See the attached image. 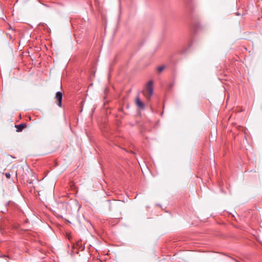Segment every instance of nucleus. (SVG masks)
Wrapping results in <instances>:
<instances>
[{
  "label": "nucleus",
  "mask_w": 262,
  "mask_h": 262,
  "mask_svg": "<svg viewBox=\"0 0 262 262\" xmlns=\"http://www.w3.org/2000/svg\"><path fill=\"white\" fill-rule=\"evenodd\" d=\"M153 83L152 81H149L146 84V89L143 91V93L148 100L150 99V97L153 94Z\"/></svg>",
  "instance_id": "1"
},
{
  "label": "nucleus",
  "mask_w": 262,
  "mask_h": 262,
  "mask_svg": "<svg viewBox=\"0 0 262 262\" xmlns=\"http://www.w3.org/2000/svg\"><path fill=\"white\" fill-rule=\"evenodd\" d=\"M135 103L139 108L141 110H144L145 108V105L140 99L139 95L137 96L136 97Z\"/></svg>",
  "instance_id": "2"
},
{
  "label": "nucleus",
  "mask_w": 262,
  "mask_h": 262,
  "mask_svg": "<svg viewBox=\"0 0 262 262\" xmlns=\"http://www.w3.org/2000/svg\"><path fill=\"white\" fill-rule=\"evenodd\" d=\"M55 99L57 102V105L59 107H61L62 106V94L60 92H57L56 93Z\"/></svg>",
  "instance_id": "3"
},
{
  "label": "nucleus",
  "mask_w": 262,
  "mask_h": 262,
  "mask_svg": "<svg viewBox=\"0 0 262 262\" xmlns=\"http://www.w3.org/2000/svg\"><path fill=\"white\" fill-rule=\"evenodd\" d=\"M27 125L25 123H23L20 124L15 125V127L16 128L17 132H20L23 130L24 128L26 127Z\"/></svg>",
  "instance_id": "4"
},
{
  "label": "nucleus",
  "mask_w": 262,
  "mask_h": 262,
  "mask_svg": "<svg viewBox=\"0 0 262 262\" xmlns=\"http://www.w3.org/2000/svg\"><path fill=\"white\" fill-rule=\"evenodd\" d=\"M33 237H34V243H35L36 244L38 243L40 246H43L45 245V243L43 242H42L40 239V238H38L37 239H36V236H35V235L34 233Z\"/></svg>",
  "instance_id": "5"
},
{
  "label": "nucleus",
  "mask_w": 262,
  "mask_h": 262,
  "mask_svg": "<svg viewBox=\"0 0 262 262\" xmlns=\"http://www.w3.org/2000/svg\"><path fill=\"white\" fill-rule=\"evenodd\" d=\"M165 68L164 66H162L157 68V70L159 73L162 72Z\"/></svg>",
  "instance_id": "6"
},
{
  "label": "nucleus",
  "mask_w": 262,
  "mask_h": 262,
  "mask_svg": "<svg viewBox=\"0 0 262 262\" xmlns=\"http://www.w3.org/2000/svg\"><path fill=\"white\" fill-rule=\"evenodd\" d=\"M76 246L78 247L79 248L82 247V242L81 240L78 241L76 242Z\"/></svg>",
  "instance_id": "7"
},
{
  "label": "nucleus",
  "mask_w": 262,
  "mask_h": 262,
  "mask_svg": "<svg viewBox=\"0 0 262 262\" xmlns=\"http://www.w3.org/2000/svg\"><path fill=\"white\" fill-rule=\"evenodd\" d=\"M191 0H184V3L187 7L189 6V5L191 3Z\"/></svg>",
  "instance_id": "8"
},
{
  "label": "nucleus",
  "mask_w": 262,
  "mask_h": 262,
  "mask_svg": "<svg viewBox=\"0 0 262 262\" xmlns=\"http://www.w3.org/2000/svg\"><path fill=\"white\" fill-rule=\"evenodd\" d=\"M5 176L7 179H10L11 177V174L9 172H7L5 173Z\"/></svg>",
  "instance_id": "9"
},
{
  "label": "nucleus",
  "mask_w": 262,
  "mask_h": 262,
  "mask_svg": "<svg viewBox=\"0 0 262 262\" xmlns=\"http://www.w3.org/2000/svg\"><path fill=\"white\" fill-rule=\"evenodd\" d=\"M36 249H38V251H39L41 250V249H40V248H39V247H36Z\"/></svg>",
  "instance_id": "10"
},
{
  "label": "nucleus",
  "mask_w": 262,
  "mask_h": 262,
  "mask_svg": "<svg viewBox=\"0 0 262 262\" xmlns=\"http://www.w3.org/2000/svg\"><path fill=\"white\" fill-rule=\"evenodd\" d=\"M29 120H31V117L30 116H29Z\"/></svg>",
  "instance_id": "11"
}]
</instances>
